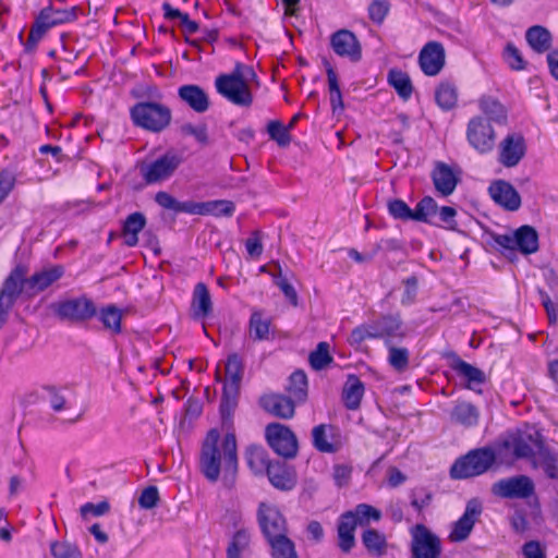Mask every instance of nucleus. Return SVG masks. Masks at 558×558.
Wrapping results in <instances>:
<instances>
[{
    "label": "nucleus",
    "instance_id": "obj_1",
    "mask_svg": "<svg viewBox=\"0 0 558 558\" xmlns=\"http://www.w3.org/2000/svg\"><path fill=\"white\" fill-rule=\"evenodd\" d=\"M216 429L208 432L201 453V470L209 482H217L220 473L231 484L238 471L236 440L233 434H227L220 442Z\"/></svg>",
    "mask_w": 558,
    "mask_h": 558
},
{
    "label": "nucleus",
    "instance_id": "obj_2",
    "mask_svg": "<svg viewBox=\"0 0 558 558\" xmlns=\"http://www.w3.org/2000/svg\"><path fill=\"white\" fill-rule=\"evenodd\" d=\"M255 78L256 74L252 66L236 63L231 73L217 76L215 86L230 102L247 107L253 100L248 84Z\"/></svg>",
    "mask_w": 558,
    "mask_h": 558
},
{
    "label": "nucleus",
    "instance_id": "obj_3",
    "mask_svg": "<svg viewBox=\"0 0 558 558\" xmlns=\"http://www.w3.org/2000/svg\"><path fill=\"white\" fill-rule=\"evenodd\" d=\"M131 118L135 125L158 133L171 122L169 107L157 101H142L131 108Z\"/></svg>",
    "mask_w": 558,
    "mask_h": 558
},
{
    "label": "nucleus",
    "instance_id": "obj_4",
    "mask_svg": "<svg viewBox=\"0 0 558 558\" xmlns=\"http://www.w3.org/2000/svg\"><path fill=\"white\" fill-rule=\"evenodd\" d=\"M496 461V454L490 448L471 450L458 459L450 469L452 478L462 480L485 473Z\"/></svg>",
    "mask_w": 558,
    "mask_h": 558
},
{
    "label": "nucleus",
    "instance_id": "obj_5",
    "mask_svg": "<svg viewBox=\"0 0 558 558\" xmlns=\"http://www.w3.org/2000/svg\"><path fill=\"white\" fill-rule=\"evenodd\" d=\"M75 19V7L69 9H57L53 5H49L43 9L31 28L26 46H36L49 28L59 24L72 22Z\"/></svg>",
    "mask_w": 558,
    "mask_h": 558
},
{
    "label": "nucleus",
    "instance_id": "obj_6",
    "mask_svg": "<svg viewBox=\"0 0 558 558\" xmlns=\"http://www.w3.org/2000/svg\"><path fill=\"white\" fill-rule=\"evenodd\" d=\"M243 375V364L236 354H231L226 363L227 380L223 386L220 411L222 417L229 418L236 405V398Z\"/></svg>",
    "mask_w": 558,
    "mask_h": 558
},
{
    "label": "nucleus",
    "instance_id": "obj_7",
    "mask_svg": "<svg viewBox=\"0 0 558 558\" xmlns=\"http://www.w3.org/2000/svg\"><path fill=\"white\" fill-rule=\"evenodd\" d=\"M183 158L173 150H169L149 163L140 167L142 178L147 184L162 182L171 178L182 163Z\"/></svg>",
    "mask_w": 558,
    "mask_h": 558
},
{
    "label": "nucleus",
    "instance_id": "obj_8",
    "mask_svg": "<svg viewBox=\"0 0 558 558\" xmlns=\"http://www.w3.org/2000/svg\"><path fill=\"white\" fill-rule=\"evenodd\" d=\"M497 134L490 124L482 116L470 119L466 126V140L471 147L484 155L490 153L496 145Z\"/></svg>",
    "mask_w": 558,
    "mask_h": 558
},
{
    "label": "nucleus",
    "instance_id": "obj_9",
    "mask_svg": "<svg viewBox=\"0 0 558 558\" xmlns=\"http://www.w3.org/2000/svg\"><path fill=\"white\" fill-rule=\"evenodd\" d=\"M526 141L522 133L510 132L498 144V162L514 168L526 155Z\"/></svg>",
    "mask_w": 558,
    "mask_h": 558
},
{
    "label": "nucleus",
    "instance_id": "obj_10",
    "mask_svg": "<svg viewBox=\"0 0 558 558\" xmlns=\"http://www.w3.org/2000/svg\"><path fill=\"white\" fill-rule=\"evenodd\" d=\"M52 308L60 319L70 322H84L97 314L94 302L85 296L56 303Z\"/></svg>",
    "mask_w": 558,
    "mask_h": 558
},
{
    "label": "nucleus",
    "instance_id": "obj_11",
    "mask_svg": "<svg viewBox=\"0 0 558 558\" xmlns=\"http://www.w3.org/2000/svg\"><path fill=\"white\" fill-rule=\"evenodd\" d=\"M504 446L512 452L517 459H527L531 462L544 446L538 433H514L508 436Z\"/></svg>",
    "mask_w": 558,
    "mask_h": 558
},
{
    "label": "nucleus",
    "instance_id": "obj_12",
    "mask_svg": "<svg viewBox=\"0 0 558 558\" xmlns=\"http://www.w3.org/2000/svg\"><path fill=\"white\" fill-rule=\"evenodd\" d=\"M266 438L270 447L284 458H293L298 452V440L293 432L279 423L268 424Z\"/></svg>",
    "mask_w": 558,
    "mask_h": 558
},
{
    "label": "nucleus",
    "instance_id": "obj_13",
    "mask_svg": "<svg viewBox=\"0 0 558 558\" xmlns=\"http://www.w3.org/2000/svg\"><path fill=\"white\" fill-rule=\"evenodd\" d=\"M456 215L457 211L453 207H439L430 196L421 199V221L453 230L456 229Z\"/></svg>",
    "mask_w": 558,
    "mask_h": 558
},
{
    "label": "nucleus",
    "instance_id": "obj_14",
    "mask_svg": "<svg viewBox=\"0 0 558 558\" xmlns=\"http://www.w3.org/2000/svg\"><path fill=\"white\" fill-rule=\"evenodd\" d=\"M534 484L526 475L500 480L492 486V493L501 498H527L534 494Z\"/></svg>",
    "mask_w": 558,
    "mask_h": 558
},
{
    "label": "nucleus",
    "instance_id": "obj_15",
    "mask_svg": "<svg viewBox=\"0 0 558 558\" xmlns=\"http://www.w3.org/2000/svg\"><path fill=\"white\" fill-rule=\"evenodd\" d=\"M257 517L260 529L267 539L286 534V520L274 505L260 502Z\"/></svg>",
    "mask_w": 558,
    "mask_h": 558
},
{
    "label": "nucleus",
    "instance_id": "obj_16",
    "mask_svg": "<svg viewBox=\"0 0 558 558\" xmlns=\"http://www.w3.org/2000/svg\"><path fill=\"white\" fill-rule=\"evenodd\" d=\"M483 506L482 502L473 498L468 501L464 513L462 517L454 522L453 527L450 532L449 538L452 542H463L471 534L475 522L478 520L482 514Z\"/></svg>",
    "mask_w": 558,
    "mask_h": 558
},
{
    "label": "nucleus",
    "instance_id": "obj_17",
    "mask_svg": "<svg viewBox=\"0 0 558 558\" xmlns=\"http://www.w3.org/2000/svg\"><path fill=\"white\" fill-rule=\"evenodd\" d=\"M330 45L333 51L342 58L357 62L362 58V47L356 36L348 31L340 29L330 37Z\"/></svg>",
    "mask_w": 558,
    "mask_h": 558
},
{
    "label": "nucleus",
    "instance_id": "obj_18",
    "mask_svg": "<svg viewBox=\"0 0 558 558\" xmlns=\"http://www.w3.org/2000/svg\"><path fill=\"white\" fill-rule=\"evenodd\" d=\"M435 190L441 196L451 195L459 182V173L449 165L436 161L430 172Z\"/></svg>",
    "mask_w": 558,
    "mask_h": 558
},
{
    "label": "nucleus",
    "instance_id": "obj_19",
    "mask_svg": "<svg viewBox=\"0 0 558 558\" xmlns=\"http://www.w3.org/2000/svg\"><path fill=\"white\" fill-rule=\"evenodd\" d=\"M445 49L440 43H427L421 49V70L429 76L438 74L445 65Z\"/></svg>",
    "mask_w": 558,
    "mask_h": 558
},
{
    "label": "nucleus",
    "instance_id": "obj_20",
    "mask_svg": "<svg viewBox=\"0 0 558 558\" xmlns=\"http://www.w3.org/2000/svg\"><path fill=\"white\" fill-rule=\"evenodd\" d=\"M26 272L23 266H17L10 272L0 289V300L14 306L17 298L25 293Z\"/></svg>",
    "mask_w": 558,
    "mask_h": 558
},
{
    "label": "nucleus",
    "instance_id": "obj_21",
    "mask_svg": "<svg viewBox=\"0 0 558 558\" xmlns=\"http://www.w3.org/2000/svg\"><path fill=\"white\" fill-rule=\"evenodd\" d=\"M63 267L60 265L35 272L25 281V293L34 296L50 287L63 276Z\"/></svg>",
    "mask_w": 558,
    "mask_h": 558
},
{
    "label": "nucleus",
    "instance_id": "obj_22",
    "mask_svg": "<svg viewBox=\"0 0 558 558\" xmlns=\"http://www.w3.org/2000/svg\"><path fill=\"white\" fill-rule=\"evenodd\" d=\"M489 194L498 205L505 209L514 211L521 206V197L517 190L509 183L502 180L496 181L490 184Z\"/></svg>",
    "mask_w": 558,
    "mask_h": 558
},
{
    "label": "nucleus",
    "instance_id": "obj_23",
    "mask_svg": "<svg viewBox=\"0 0 558 558\" xmlns=\"http://www.w3.org/2000/svg\"><path fill=\"white\" fill-rule=\"evenodd\" d=\"M259 404L266 412L283 420L291 418L295 412L292 399L282 395H265L259 399Z\"/></svg>",
    "mask_w": 558,
    "mask_h": 558
},
{
    "label": "nucleus",
    "instance_id": "obj_24",
    "mask_svg": "<svg viewBox=\"0 0 558 558\" xmlns=\"http://www.w3.org/2000/svg\"><path fill=\"white\" fill-rule=\"evenodd\" d=\"M478 108L483 117L497 125H507L508 109L494 96L484 95L478 99Z\"/></svg>",
    "mask_w": 558,
    "mask_h": 558
},
{
    "label": "nucleus",
    "instance_id": "obj_25",
    "mask_svg": "<svg viewBox=\"0 0 558 558\" xmlns=\"http://www.w3.org/2000/svg\"><path fill=\"white\" fill-rule=\"evenodd\" d=\"M451 368L461 379L465 381L466 387L474 391H478L476 387L486 381V376L482 369L466 363L459 357H456L451 362Z\"/></svg>",
    "mask_w": 558,
    "mask_h": 558
},
{
    "label": "nucleus",
    "instance_id": "obj_26",
    "mask_svg": "<svg viewBox=\"0 0 558 558\" xmlns=\"http://www.w3.org/2000/svg\"><path fill=\"white\" fill-rule=\"evenodd\" d=\"M178 94L195 112L202 113L209 108V98L198 85H183L179 88Z\"/></svg>",
    "mask_w": 558,
    "mask_h": 558
},
{
    "label": "nucleus",
    "instance_id": "obj_27",
    "mask_svg": "<svg viewBox=\"0 0 558 558\" xmlns=\"http://www.w3.org/2000/svg\"><path fill=\"white\" fill-rule=\"evenodd\" d=\"M191 311L194 318H205L213 311L210 293L205 283L198 282L193 291Z\"/></svg>",
    "mask_w": 558,
    "mask_h": 558
},
{
    "label": "nucleus",
    "instance_id": "obj_28",
    "mask_svg": "<svg viewBox=\"0 0 558 558\" xmlns=\"http://www.w3.org/2000/svg\"><path fill=\"white\" fill-rule=\"evenodd\" d=\"M356 524V519L351 511H347L340 517L338 524L339 547L344 553L350 551L354 546V531Z\"/></svg>",
    "mask_w": 558,
    "mask_h": 558
},
{
    "label": "nucleus",
    "instance_id": "obj_29",
    "mask_svg": "<svg viewBox=\"0 0 558 558\" xmlns=\"http://www.w3.org/2000/svg\"><path fill=\"white\" fill-rule=\"evenodd\" d=\"M364 393V385L355 375H350L343 386L342 400L347 409L356 410L360 408Z\"/></svg>",
    "mask_w": 558,
    "mask_h": 558
},
{
    "label": "nucleus",
    "instance_id": "obj_30",
    "mask_svg": "<svg viewBox=\"0 0 558 558\" xmlns=\"http://www.w3.org/2000/svg\"><path fill=\"white\" fill-rule=\"evenodd\" d=\"M515 250L522 254H532L538 250V235L534 228L522 226L514 232Z\"/></svg>",
    "mask_w": 558,
    "mask_h": 558
},
{
    "label": "nucleus",
    "instance_id": "obj_31",
    "mask_svg": "<svg viewBox=\"0 0 558 558\" xmlns=\"http://www.w3.org/2000/svg\"><path fill=\"white\" fill-rule=\"evenodd\" d=\"M480 412L475 405L466 401H459L451 411V420L465 427L475 426L478 422Z\"/></svg>",
    "mask_w": 558,
    "mask_h": 558
},
{
    "label": "nucleus",
    "instance_id": "obj_32",
    "mask_svg": "<svg viewBox=\"0 0 558 558\" xmlns=\"http://www.w3.org/2000/svg\"><path fill=\"white\" fill-rule=\"evenodd\" d=\"M525 38L531 48L538 53L547 51L551 46L549 31L541 25L530 27L526 31Z\"/></svg>",
    "mask_w": 558,
    "mask_h": 558
},
{
    "label": "nucleus",
    "instance_id": "obj_33",
    "mask_svg": "<svg viewBox=\"0 0 558 558\" xmlns=\"http://www.w3.org/2000/svg\"><path fill=\"white\" fill-rule=\"evenodd\" d=\"M441 551L440 538L421 525V558H439Z\"/></svg>",
    "mask_w": 558,
    "mask_h": 558
},
{
    "label": "nucleus",
    "instance_id": "obj_34",
    "mask_svg": "<svg viewBox=\"0 0 558 558\" xmlns=\"http://www.w3.org/2000/svg\"><path fill=\"white\" fill-rule=\"evenodd\" d=\"M245 458L247 465L256 475L267 472L268 468L272 465L267 459L266 451L258 446H250L246 449Z\"/></svg>",
    "mask_w": 558,
    "mask_h": 558
},
{
    "label": "nucleus",
    "instance_id": "obj_35",
    "mask_svg": "<svg viewBox=\"0 0 558 558\" xmlns=\"http://www.w3.org/2000/svg\"><path fill=\"white\" fill-rule=\"evenodd\" d=\"M387 208L388 213L397 220L418 221V204L411 208L404 201L393 198L387 202Z\"/></svg>",
    "mask_w": 558,
    "mask_h": 558
},
{
    "label": "nucleus",
    "instance_id": "obj_36",
    "mask_svg": "<svg viewBox=\"0 0 558 558\" xmlns=\"http://www.w3.org/2000/svg\"><path fill=\"white\" fill-rule=\"evenodd\" d=\"M534 469H542L549 478H558L557 458L543 446L531 462Z\"/></svg>",
    "mask_w": 558,
    "mask_h": 558
},
{
    "label": "nucleus",
    "instance_id": "obj_37",
    "mask_svg": "<svg viewBox=\"0 0 558 558\" xmlns=\"http://www.w3.org/2000/svg\"><path fill=\"white\" fill-rule=\"evenodd\" d=\"M270 320L263 317L262 312L252 313L248 324V337L253 341H263L269 338Z\"/></svg>",
    "mask_w": 558,
    "mask_h": 558
},
{
    "label": "nucleus",
    "instance_id": "obj_38",
    "mask_svg": "<svg viewBox=\"0 0 558 558\" xmlns=\"http://www.w3.org/2000/svg\"><path fill=\"white\" fill-rule=\"evenodd\" d=\"M122 311L116 305H108L102 307L99 312V319L102 323L104 328L114 335H118L122 331Z\"/></svg>",
    "mask_w": 558,
    "mask_h": 558
},
{
    "label": "nucleus",
    "instance_id": "obj_39",
    "mask_svg": "<svg viewBox=\"0 0 558 558\" xmlns=\"http://www.w3.org/2000/svg\"><path fill=\"white\" fill-rule=\"evenodd\" d=\"M270 483L281 490H290L295 485L293 475L280 464H272L266 472Z\"/></svg>",
    "mask_w": 558,
    "mask_h": 558
},
{
    "label": "nucleus",
    "instance_id": "obj_40",
    "mask_svg": "<svg viewBox=\"0 0 558 558\" xmlns=\"http://www.w3.org/2000/svg\"><path fill=\"white\" fill-rule=\"evenodd\" d=\"M388 83L402 99L407 100L411 97L413 85L407 73L396 69L390 70L388 73Z\"/></svg>",
    "mask_w": 558,
    "mask_h": 558
},
{
    "label": "nucleus",
    "instance_id": "obj_41",
    "mask_svg": "<svg viewBox=\"0 0 558 558\" xmlns=\"http://www.w3.org/2000/svg\"><path fill=\"white\" fill-rule=\"evenodd\" d=\"M330 105L333 112L342 111L344 108L342 94L338 83V76L332 66L326 61Z\"/></svg>",
    "mask_w": 558,
    "mask_h": 558
},
{
    "label": "nucleus",
    "instance_id": "obj_42",
    "mask_svg": "<svg viewBox=\"0 0 558 558\" xmlns=\"http://www.w3.org/2000/svg\"><path fill=\"white\" fill-rule=\"evenodd\" d=\"M274 558H298L293 542L286 534L268 539Z\"/></svg>",
    "mask_w": 558,
    "mask_h": 558
},
{
    "label": "nucleus",
    "instance_id": "obj_43",
    "mask_svg": "<svg viewBox=\"0 0 558 558\" xmlns=\"http://www.w3.org/2000/svg\"><path fill=\"white\" fill-rule=\"evenodd\" d=\"M379 329V338L386 339V343H391V340L397 337H402L401 324L398 318L385 316L377 320Z\"/></svg>",
    "mask_w": 558,
    "mask_h": 558
},
{
    "label": "nucleus",
    "instance_id": "obj_44",
    "mask_svg": "<svg viewBox=\"0 0 558 558\" xmlns=\"http://www.w3.org/2000/svg\"><path fill=\"white\" fill-rule=\"evenodd\" d=\"M435 100L445 110L453 108L458 100L456 87L450 83H441L435 92Z\"/></svg>",
    "mask_w": 558,
    "mask_h": 558
},
{
    "label": "nucleus",
    "instance_id": "obj_45",
    "mask_svg": "<svg viewBox=\"0 0 558 558\" xmlns=\"http://www.w3.org/2000/svg\"><path fill=\"white\" fill-rule=\"evenodd\" d=\"M362 541L368 551L378 556L385 554L387 548L386 537L377 530L371 529L365 531L362 535Z\"/></svg>",
    "mask_w": 558,
    "mask_h": 558
},
{
    "label": "nucleus",
    "instance_id": "obj_46",
    "mask_svg": "<svg viewBox=\"0 0 558 558\" xmlns=\"http://www.w3.org/2000/svg\"><path fill=\"white\" fill-rule=\"evenodd\" d=\"M288 391L296 401H304L307 396V377L303 371L292 373Z\"/></svg>",
    "mask_w": 558,
    "mask_h": 558
},
{
    "label": "nucleus",
    "instance_id": "obj_47",
    "mask_svg": "<svg viewBox=\"0 0 558 558\" xmlns=\"http://www.w3.org/2000/svg\"><path fill=\"white\" fill-rule=\"evenodd\" d=\"M326 428L327 426L324 424L313 428V445L320 452H336L339 449L340 444L338 441L328 440Z\"/></svg>",
    "mask_w": 558,
    "mask_h": 558
},
{
    "label": "nucleus",
    "instance_id": "obj_48",
    "mask_svg": "<svg viewBox=\"0 0 558 558\" xmlns=\"http://www.w3.org/2000/svg\"><path fill=\"white\" fill-rule=\"evenodd\" d=\"M250 534L246 530L240 529L232 536L227 548V558H241V554L248 548Z\"/></svg>",
    "mask_w": 558,
    "mask_h": 558
},
{
    "label": "nucleus",
    "instance_id": "obj_49",
    "mask_svg": "<svg viewBox=\"0 0 558 558\" xmlns=\"http://www.w3.org/2000/svg\"><path fill=\"white\" fill-rule=\"evenodd\" d=\"M204 215H213L216 217H231L235 210V205L231 201L217 199L203 202Z\"/></svg>",
    "mask_w": 558,
    "mask_h": 558
},
{
    "label": "nucleus",
    "instance_id": "obj_50",
    "mask_svg": "<svg viewBox=\"0 0 558 558\" xmlns=\"http://www.w3.org/2000/svg\"><path fill=\"white\" fill-rule=\"evenodd\" d=\"M308 361L311 366L316 371L328 366L332 361L329 354V344L327 342H319L316 350L310 354Z\"/></svg>",
    "mask_w": 558,
    "mask_h": 558
},
{
    "label": "nucleus",
    "instance_id": "obj_51",
    "mask_svg": "<svg viewBox=\"0 0 558 558\" xmlns=\"http://www.w3.org/2000/svg\"><path fill=\"white\" fill-rule=\"evenodd\" d=\"M50 551L54 558H81L82 556L76 545L65 541L51 543Z\"/></svg>",
    "mask_w": 558,
    "mask_h": 558
},
{
    "label": "nucleus",
    "instance_id": "obj_52",
    "mask_svg": "<svg viewBox=\"0 0 558 558\" xmlns=\"http://www.w3.org/2000/svg\"><path fill=\"white\" fill-rule=\"evenodd\" d=\"M387 345L389 347V364L397 371L405 369L409 363L408 350L405 348H397L391 343Z\"/></svg>",
    "mask_w": 558,
    "mask_h": 558
},
{
    "label": "nucleus",
    "instance_id": "obj_53",
    "mask_svg": "<svg viewBox=\"0 0 558 558\" xmlns=\"http://www.w3.org/2000/svg\"><path fill=\"white\" fill-rule=\"evenodd\" d=\"M267 131L270 138L276 141L279 146L286 147L290 144L291 136L280 121H270Z\"/></svg>",
    "mask_w": 558,
    "mask_h": 558
},
{
    "label": "nucleus",
    "instance_id": "obj_54",
    "mask_svg": "<svg viewBox=\"0 0 558 558\" xmlns=\"http://www.w3.org/2000/svg\"><path fill=\"white\" fill-rule=\"evenodd\" d=\"M352 512L356 522L360 523L368 522L369 520L378 521L381 518L380 511L367 504L357 505Z\"/></svg>",
    "mask_w": 558,
    "mask_h": 558
},
{
    "label": "nucleus",
    "instance_id": "obj_55",
    "mask_svg": "<svg viewBox=\"0 0 558 558\" xmlns=\"http://www.w3.org/2000/svg\"><path fill=\"white\" fill-rule=\"evenodd\" d=\"M504 56L506 62L511 69L519 71L525 68V62L522 58V54L513 44H508L506 46Z\"/></svg>",
    "mask_w": 558,
    "mask_h": 558
},
{
    "label": "nucleus",
    "instance_id": "obj_56",
    "mask_svg": "<svg viewBox=\"0 0 558 558\" xmlns=\"http://www.w3.org/2000/svg\"><path fill=\"white\" fill-rule=\"evenodd\" d=\"M159 501V493L156 486H148L142 490L138 497V505L143 509H153Z\"/></svg>",
    "mask_w": 558,
    "mask_h": 558
},
{
    "label": "nucleus",
    "instance_id": "obj_57",
    "mask_svg": "<svg viewBox=\"0 0 558 558\" xmlns=\"http://www.w3.org/2000/svg\"><path fill=\"white\" fill-rule=\"evenodd\" d=\"M389 11V3L384 0H375L368 7L369 19L380 24Z\"/></svg>",
    "mask_w": 558,
    "mask_h": 558
},
{
    "label": "nucleus",
    "instance_id": "obj_58",
    "mask_svg": "<svg viewBox=\"0 0 558 558\" xmlns=\"http://www.w3.org/2000/svg\"><path fill=\"white\" fill-rule=\"evenodd\" d=\"M145 225V216L142 213H133L128 216L124 222L123 232L138 234L144 229Z\"/></svg>",
    "mask_w": 558,
    "mask_h": 558
},
{
    "label": "nucleus",
    "instance_id": "obj_59",
    "mask_svg": "<svg viewBox=\"0 0 558 558\" xmlns=\"http://www.w3.org/2000/svg\"><path fill=\"white\" fill-rule=\"evenodd\" d=\"M180 131L184 135H192L195 137L197 142L201 144H207L208 136H207V128L205 124L201 125H193L191 123H185L181 125Z\"/></svg>",
    "mask_w": 558,
    "mask_h": 558
},
{
    "label": "nucleus",
    "instance_id": "obj_60",
    "mask_svg": "<svg viewBox=\"0 0 558 558\" xmlns=\"http://www.w3.org/2000/svg\"><path fill=\"white\" fill-rule=\"evenodd\" d=\"M279 269V278L276 280V284L280 288L284 296L291 303L292 306L296 307L299 305V296L292 284L288 282V280L281 277V267L278 266Z\"/></svg>",
    "mask_w": 558,
    "mask_h": 558
},
{
    "label": "nucleus",
    "instance_id": "obj_61",
    "mask_svg": "<svg viewBox=\"0 0 558 558\" xmlns=\"http://www.w3.org/2000/svg\"><path fill=\"white\" fill-rule=\"evenodd\" d=\"M110 509V506L107 501H101L97 505H94L92 502H87L83 505L80 509L81 514L83 518H86L88 514H93L95 517L102 515L107 513Z\"/></svg>",
    "mask_w": 558,
    "mask_h": 558
},
{
    "label": "nucleus",
    "instance_id": "obj_62",
    "mask_svg": "<svg viewBox=\"0 0 558 558\" xmlns=\"http://www.w3.org/2000/svg\"><path fill=\"white\" fill-rule=\"evenodd\" d=\"M417 295V281L415 277L408 278L404 281V291L401 302L403 304H413Z\"/></svg>",
    "mask_w": 558,
    "mask_h": 558
},
{
    "label": "nucleus",
    "instance_id": "obj_63",
    "mask_svg": "<svg viewBox=\"0 0 558 558\" xmlns=\"http://www.w3.org/2000/svg\"><path fill=\"white\" fill-rule=\"evenodd\" d=\"M14 186V177L8 171L0 172V204Z\"/></svg>",
    "mask_w": 558,
    "mask_h": 558
},
{
    "label": "nucleus",
    "instance_id": "obj_64",
    "mask_svg": "<svg viewBox=\"0 0 558 558\" xmlns=\"http://www.w3.org/2000/svg\"><path fill=\"white\" fill-rule=\"evenodd\" d=\"M522 550L525 558H546L539 543L536 541L525 543Z\"/></svg>",
    "mask_w": 558,
    "mask_h": 558
}]
</instances>
